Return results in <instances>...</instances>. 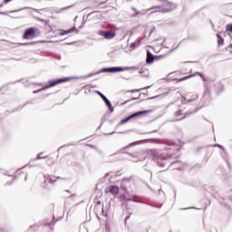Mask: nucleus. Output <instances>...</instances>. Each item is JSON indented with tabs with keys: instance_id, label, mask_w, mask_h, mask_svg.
<instances>
[{
	"instance_id": "393cba45",
	"label": "nucleus",
	"mask_w": 232,
	"mask_h": 232,
	"mask_svg": "<svg viewBox=\"0 0 232 232\" xmlns=\"http://www.w3.org/2000/svg\"><path fill=\"white\" fill-rule=\"evenodd\" d=\"M14 0H4V5H8V3H12Z\"/></svg>"
},
{
	"instance_id": "5701e85b",
	"label": "nucleus",
	"mask_w": 232,
	"mask_h": 232,
	"mask_svg": "<svg viewBox=\"0 0 232 232\" xmlns=\"http://www.w3.org/2000/svg\"><path fill=\"white\" fill-rule=\"evenodd\" d=\"M37 159H46V155H44V153L41 152L37 155Z\"/></svg>"
},
{
	"instance_id": "aec40b11",
	"label": "nucleus",
	"mask_w": 232,
	"mask_h": 232,
	"mask_svg": "<svg viewBox=\"0 0 232 232\" xmlns=\"http://www.w3.org/2000/svg\"><path fill=\"white\" fill-rule=\"evenodd\" d=\"M226 32H230V34H232V24L226 25Z\"/></svg>"
},
{
	"instance_id": "39448f33",
	"label": "nucleus",
	"mask_w": 232,
	"mask_h": 232,
	"mask_svg": "<svg viewBox=\"0 0 232 232\" xmlns=\"http://www.w3.org/2000/svg\"><path fill=\"white\" fill-rule=\"evenodd\" d=\"M145 113H148V111H140L136 113H133L129 117L121 120V124H126V122H128L129 121H131V119H135V117H139L140 115H144Z\"/></svg>"
},
{
	"instance_id": "cd10ccee",
	"label": "nucleus",
	"mask_w": 232,
	"mask_h": 232,
	"mask_svg": "<svg viewBox=\"0 0 232 232\" xmlns=\"http://www.w3.org/2000/svg\"><path fill=\"white\" fill-rule=\"evenodd\" d=\"M129 218H130V216H128V217L125 218V222H127Z\"/></svg>"
},
{
	"instance_id": "423d86ee",
	"label": "nucleus",
	"mask_w": 232,
	"mask_h": 232,
	"mask_svg": "<svg viewBox=\"0 0 232 232\" xmlns=\"http://www.w3.org/2000/svg\"><path fill=\"white\" fill-rule=\"evenodd\" d=\"M197 75H198L199 77H201V79H202L203 81H205V82L208 81V79H206V76H204V74H202V73H200V72H196V73H194V74H190V75H188V76H185V77L179 79V82H182V81H188V79H191V77H195V76H197Z\"/></svg>"
},
{
	"instance_id": "c85d7f7f",
	"label": "nucleus",
	"mask_w": 232,
	"mask_h": 232,
	"mask_svg": "<svg viewBox=\"0 0 232 232\" xmlns=\"http://www.w3.org/2000/svg\"><path fill=\"white\" fill-rule=\"evenodd\" d=\"M34 93H37V91H34Z\"/></svg>"
},
{
	"instance_id": "bb28decb",
	"label": "nucleus",
	"mask_w": 232,
	"mask_h": 232,
	"mask_svg": "<svg viewBox=\"0 0 232 232\" xmlns=\"http://www.w3.org/2000/svg\"><path fill=\"white\" fill-rule=\"evenodd\" d=\"M128 182V179H123L122 184H126Z\"/></svg>"
},
{
	"instance_id": "412c9836",
	"label": "nucleus",
	"mask_w": 232,
	"mask_h": 232,
	"mask_svg": "<svg viewBox=\"0 0 232 232\" xmlns=\"http://www.w3.org/2000/svg\"><path fill=\"white\" fill-rule=\"evenodd\" d=\"M164 55H154V61H160V59H164Z\"/></svg>"
},
{
	"instance_id": "a878e982",
	"label": "nucleus",
	"mask_w": 232,
	"mask_h": 232,
	"mask_svg": "<svg viewBox=\"0 0 232 232\" xmlns=\"http://www.w3.org/2000/svg\"><path fill=\"white\" fill-rule=\"evenodd\" d=\"M121 189H122L123 191H125V193L128 192V188H126V187H124V186H121Z\"/></svg>"
},
{
	"instance_id": "1a4fd4ad",
	"label": "nucleus",
	"mask_w": 232,
	"mask_h": 232,
	"mask_svg": "<svg viewBox=\"0 0 232 232\" xmlns=\"http://www.w3.org/2000/svg\"><path fill=\"white\" fill-rule=\"evenodd\" d=\"M57 182V178H48L44 179V183L42 184V188H48V184H55Z\"/></svg>"
},
{
	"instance_id": "b1692460",
	"label": "nucleus",
	"mask_w": 232,
	"mask_h": 232,
	"mask_svg": "<svg viewBox=\"0 0 232 232\" xmlns=\"http://www.w3.org/2000/svg\"><path fill=\"white\" fill-rule=\"evenodd\" d=\"M140 90H142V89H133L130 91V93H137V92H140Z\"/></svg>"
},
{
	"instance_id": "0eeeda50",
	"label": "nucleus",
	"mask_w": 232,
	"mask_h": 232,
	"mask_svg": "<svg viewBox=\"0 0 232 232\" xmlns=\"http://www.w3.org/2000/svg\"><path fill=\"white\" fill-rule=\"evenodd\" d=\"M105 193H111V195H119V187L112 185L105 189Z\"/></svg>"
},
{
	"instance_id": "4be33fe9",
	"label": "nucleus",
	"mask_w": 232,
	"mask_h": 232,
	"mask_svg": "<svg viewBox=\"0 0 232 232\" xmlns=\"http://www.w3.org/2000/svg\"><path fill=\"white\" fill-rule=\"evenodd\" d=\"M123 200L131 201L133 200V197H126V195L122 196Z\"/></svg>"
},
{
	"instance_id": "4468645a",
	"label": "nucleus",
	"mask_w": 232,
	"mask_h": 232,
	"mask_svg": "<svg viewBox=\"0 0 232 232\" xmlns=\"http://www.w3.org/2000/svg\"><path fill=\"white\" fill-rule=\"evenodd\" d=\"M140 46V41H135L134 43L130 44V48L135 50V48H139Z\"/></svg>"
},
{
	"instance_id": "7ed1b4c3",
	"label": "nucleus",
	"mask_w": 232,
	"mask_h": 232,
	"mask_svg": "<svg viewBox=\"0 0 232 232\" xmlns=\"http://www.w3.org/2000/svg\"><path fill=\"white\" fill-rule=\"evenodd\" d=\"M41 35V31H39L35 27H30L25 29L24 34V39H35V37H39Z\"/></svg>"
},
{
	"instance_id": "6ab92c4d",
	"label": "nucleus",
	"mask_w": 232,
	"mask_h": 232,
	"mask_svg": "<svg viewBox=\"0 0 232 232\" xmlns=\"http://www.w3.org/2000/svg\"><path fill=\"white\" fill-rule=\"evenodd\" d=\"M131 10L134 12L133 13V17H137V15H139L140 14V12H139V10H137V8L132 7Z\"/></svg>"
},
{
	"instance_id": "2eb2a0df",
	"label": "nucleus",
	"mask_w": 232,
	"mask_h": 232,
	"mask_svg": "<svg viewBox=\"0 0 232 232\" xmlns=\"http://www.w3.org/2000/svg\"><path fill=\"white\" fill-rule=\"evenodd\" d=\"M217 37H218V46H222L224 44V38H222V36H220V34H217Z\"/></svg>"
},
{
	"instance_id": "20e7f679",
	"label": "nucleus",
	"mask_w": 232,
	"mask_h": 232,
	"mask_svg": "<svg viewBox=\"0 0 232 232\" xmlns=\"http://www.w3.org/2000/svg\"><path fill=\"white\" fill-rule=\"evenodd\" d=\"M98 35H101L104 39H113L117 33L115 31H98Z\"/></svg>"
},
{
	"instance_id": "a211bd4d",
	"label": "nucleus",
	"mask_w": 232,
	"mask_h": 232,
	"mask_svg": "<svg viewBox=\"0 0 232 232\" xmlns=\"http://www.w3.org/2000/svg\"><path fill=\"white\" fill-rule=\"evenodd\" d=\"M56 84H59V79L49 82V86L50 87L56 86Z\"/></svg>"
},
{
	"instance_id": "ddd939ff",
	"label": "nucleus",
	"mask_w": 232,
	"mask_h": 232,
	"mask_svg": "<svg viewBox=\"0 0 232 232\" xmlns=\"http://www.w3.org/2000/svg\"><path fill=\"white\" fill-rule=\"evenodd\" d=\"M105 72H122V67H111V68H107V69H105Z\"/></svg>"
},
{
	"instance_id": "f03ea898",
	"label": "nucleus",
	"mask_w": 232,
	"mask_h": 232,
	"mask_svg": "<svg viewBox=\"0 0 232 232\" xmlns=\"http://www.w3.org/2000/svg\"><path fill=\"white\" fill-rule=\"evenodd\" d=\"M176 8L177 5L167 0H162V4L160 5L153 6L150 10H155V12H160L161 14H167L168 12H173Z\"/></svg>"
},
{
	"instance_id": "9b49d317",
	"label": "nucleus",
	"mask_w": 232,
	"mask_h": 232,
	"mask_svg": "<svg viewBox=\"0 0 232 232\" xmlns=\"http://www.w3.org/2000/svg\"><path fill=\"white\" fill-rule=\"evenodd\" d=\"M73 32H75V34H79V29L75 28V27H72L71 29H68L66 31L62 30L60 32V35H66L68 34H73Z\"/></svg>"
},
{
	"instance_id": "f3484780",
	"label": "nucleus",
	"mask_w": 232,
	"mask_h": 232,
	"mask_svg": "<svg viewBox=\"0 0 232 232\" xmlns=\"http://www.w3.org/2000/svg\"><path fill=\"white\" fill-rule=\"evenodd\" d=\"M73 79V77H66V78H60L59 79V82H68L70 81H72Z\"/></svg>"
},
{
	"instance_id": "f257e3e1",
	"label": "nucleus",
	"mask_w": 232,
	"mask_h": 232,
	"mask_svg": "<svg viewBox=\"0 0 232 232\" xmlns=\"http://www.w3.org/2000/svg\"><path fill=\"white\" fill-rule=\"evenodd\" d=\"M150 155L155 160H168L169 159H179L180 157V150L177 149L174 152H170L166 156L159 154V151L156 150H150Z\"/></svg>"
},
{
	"instance_id": "f8f14e48",
	"label": "nucleus",
	"mask_w": 232,
	"mask_h": 232,
	"mask_svg": "<svg viewBox=\"0 0 232 232\" xmlns=\"http://www.w3.org/2000/svg\"><path fill=\"white\" fill-rule=\"evenodd\" d=\"M175 117H176V119H177V121H182V120H184V118L186 117V115L184 114L183 116H182V111H177L176 112H175ZM179 117H181V118H179Z\"/></svg>"
},
{
	"instance_id": "c756f323",
	"label": "nucleus",
	"mask_w": 232,
	"mask_h": 232,
	"mask_svg": "<svg viewBox=\"0 0 232 232\" xmlns=\"http://www.w3.org/2000/svg\"><path fill=\"white\" fill-rule=\"evenodd\" d=\"M98 204H101V201H99Z\"/></svg>"
},
{
	"instance_id": "6e6552de",
	"label": "nucleus",
	"mask_w": 232,
	"mask_h": 232,
	"mask_svg": "<svg viewBox=\"0 0 232 232\" xmlns=\"http://www.w3.org/2000/svg\"><path fill=\"white\" fill-rule=\"evenodd\" d=\"M97 93H98V95H100V97L102 99V101H104V102H105L106 106L109 108V110L113 111V107H111V102H110V100H108V98H106V96L104 94H102V92H98Z\"/></svg>"
},
{
	"instance_id": "9d476101",
	"label": "nucleus",
	"mask_w": 232,
	"mask_h": 232,
	"mask_svg": "<svg viewBox=\"0 0 232 232\" xmlns=\"http://www.w3.org/2000/svg\"><path fill=\"white\" fill-rule=\"evenodd\" d=\"M153 63H155V55H153V53H151V52L147 50L146 63L153 64Z\"/></svg>"
},
{
	"instance_id": "dca6fc26",
	"label": "nucleus",
	"mask_w": 232,
	"mask_h": 232,
	"mask_svg": "<svg viewBox=\"0 0 232 232\" xmlns=\"http://www.w3.org/2000/svg\"><path fill=\"white\" fill-rule=\"evenodd\" d=\"M166 160H158L157 164L160 168H164L166 166V162L164 161Z\"/></svg>"
}]
</instances>
